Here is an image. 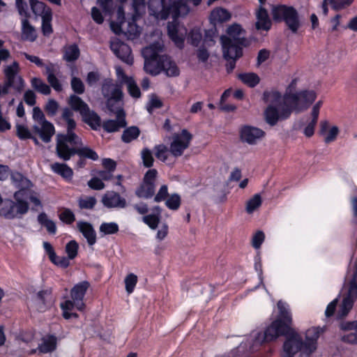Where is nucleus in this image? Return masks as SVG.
<instances>
[{"instance_id": "1", "label": "nucleus", "mask_w": 357, "mask_h": 357, "mask_svg": "<svg viewBox=\"0 0 357 357\" xmlns=\"http://www.w3.org/2000/svg\"><path fill=\"white\" fill-rule=\"evenodd\" d=\"M316 98V93L312 90L287 93L284 97L276 91H264L263 100L268 104L264 111L265 121L270 126H275L278 121L287 119L291 110L297 113L306 110Z\"/></svg>"}, {"instance_id": "2", "label": "nucleus", "mask_w": 357, "mask_h": 357, "mask_svg": "<svg viewBox=\"0 0 357 357\" xmlns=\"http://www.w3.org/2000/svg\"><path fill=\"white\" fill-rule=\"evenodd\" d=\"M290 328V326L283 324L280 319H276L264 333L253 331L249 336L245 337L239 347L243 351L254 349L264 342L272 341L280 335H286Z\"/></svg>"}, {"instance_id": "3", "label": "nucleus", "mask_w": 357, "mask_h": 357, "mask_svg": "<svg viewBox=\"0 0 357 357\" xmlns=\"http://www.w3.org/2000/svg\"><path fill=\"white\" fill-rule=\"evenodd\" d=\"M82 145L81 138L75 132L58 134L56 135V153L59 158L66 161L76 154L79 148Z\"/></svg>"}, {"instance_id": "4", "label": "nucleus", "mask_w": 357, "mask_h": 357, "mask_svg": "<svg viewBox=\"0 0 357 357\" xmlns=\"http://www.w3.org/2000/svg\"><path fill=\"white\" fill-rule=\"evenodd\" d=\"M13 197L15 201L6 199L0 206V215L8 220L21 218L29 209V203L24 200L22 191H16Z\"/></svg>"}, {"instance_id": "5", "label": "nucleus", "mask_w": 357, "mask_h": 357, "mask_svg": "<svg viewBox=\"0 0 357 357\" xmlns=\"http://www.w3.org/2000/svg\"><path fill=\"white\" fill-rule=\"evenodd\" d=\"M271 13L273 20L284 22L293 33H296L302 25L297 10L292 6H273Z\"/></svg>"}, {"instance_id": "6", "label": "nucleus", "mask_w": 357, "mask_h": 357, "mask_svg": "<svg viewBox=\"0 0 357 357\" xmlns=\"http://www.w3.org/2000/svg\"><path fill=\"white\" fill-rule=\"evenodd\" d=\"M33 119L38 123L33 126L34 132L44 142H50L55 132L53 124L45 119L43 112L38 107L33 109Z\"/></svg>"}, {"instance_id": "7", "label": "nucleus", "mask_w": 357, "mask_h": 357, "mask_svg": "<svg viewBox=\"0 0 357 357\" xmlns=\"http://www.w3.org/2000/svg\"><path fill=\"white\" fill-rule=\"evenodd\" d=\"M102 93L107 98V105L109 109H122L123 92L120 84H114L112 80H105L102 87Z\"/></svg>"}, {"instance_id": "8", "label": "nucleus", "mask_w": 357, "mask_h": 357, "mask_svg": "<svg viewBox=\"0 0 357 357\" xmlns=\"http://www.w3.org/2000/svg\"><path fill=\"white\" fill-rule=\"evenodd\" d=\"M20 71V64L17 61H13L9 65H5L3 69L4 81L18 93H20L24 87V81L19 75Z\"/></svg>"}, {"instance_id": "9", "label": "nucleus", "mask_w": 357, "mask_h": 357, "mask_svg": "<svg viewBox=\"0 0 357 357\" xmlns=\"http://www.w3.org/2000/svg\"><path fill=\"white\" fill-rule=\"evenodd\" d=\"M305 342H303L301 335L294 329L290 328L286 335V340L283 344V357H292L301 351V356H305L303 354Z\"/></svg>"}, {"instance_id": "10", "label": "nucleus", "mask_w": 357, "mask_h": 357, "mask_svg": "<svg viewBox=\"0 0 357 357\" xmlns=\"http://www.w3.org/2000/svg\"><path fill=\"white\" fill-rule=\"evenodd\" d=\"M192 138V135L186 129L182 130L179 134H175L169 146L172 155L174 157L181 156L188 148Z\"/></svg>"}, {"instance_id": "11", "label": "nucleus", "mask_w": 357, "mask_h": 357, "mask_svg": "<svg viewBox=\"0 0 357 357\" xmlns=\"http://www.w3.org/2000/svg\"><path fill=\"white\" fill-rule=\"evenodd\" d=\"M221 42H228L241 45V46H248L249 42L245 38V31L241 26L234 24L228 27L227 36H222L220 38Z\"/></svg>"}, {"instance_id": "12", "label": "nucleus", "mask_w": 357, "mask_h": 357, "mask_svg": "<svg viewBox=\"0 0 357 357\" xmlns=\"http://www.w3.org/2000/svg\"><path fill=\"white\" fill-rule=\"evenodd\" d=\"M110 48L122 61L128 65L132 64L133 57L131 55V50L128 45L115 38L110 41Z\"/></svg>"}, {"instance_id": "13", "label": "nucleus", "mask_w": 357, "mask_h": 357, "mask_svg": "<svg viewBox=\"0 0 357 357\" xmlns=\"http://www.w3.org/2000/svg\"><path fill=\"white\" fill-rule=\"evenodd\" d=\"M325 331V327H312L307 329L305 332V347L302 351L305 354V356H309L317 349V341L320 335Z\"/></svg>"}, {"instance_id": "14", "label": "nucleus", "mask_w": 357, "mask_h": 357, "mask_svg": "<svg viewBox=\"0 0 357 357\" xmlns=\"http://www.w3.org/2000/svg\"><path fill=\"white\" fill-rule=\"evenodd\" d=\"M170 0H149V10L150 15L156 19L165 20L169 15Z\"/></svg>"}, {"instance_id": "15", "label": "nucleus", "mask_w": 357, "mask_h": 357, "mask_svg": "<svg viewBox=\"0 0 357 357\" xmlns=\"http://www.w3.org/2000/svg\"><path fill=\"white\" fill-rule=\"evenodd\" d=\"M109 110L116 114V119L115 120H107L103 122L102 128L106 132H117L119 129L126 126L125 112L123 109H114Z\"/></svg>"}, {"instance_id": "16", "label": "nucleus", "mask_w": 357, "mask_h": 357, "mask_svg": "<svg viewBox=\"0 0 357 357\" xmlns=\"http://www.w3.org/2000/svg\"><path fill=\"white\" fill-rule=\"evenodd\" d=\"M168 35L178 47H183L185 37L187 34L186 28L175 22L167 24Z\"/></svg>"}, {"instance_id": "17", "label": "nucleus", "mask_w": 357, "mask_h": 357, "mask_svg": "<svg viewBox=\"0 0 357 357\" xmlns=\"http://www.w3.org/2000/svg\"><path fill=\"white\" fill-rule=\"evenodd\" d=\"M90 284L87 281H83L77 284L71 289V301H73L75 308L78 310H82L84 308L85 305L83 302V298Z\"/></svg>"}, {"instance_id": "18", "label": "nucleus", "mask_w": 357, "mask_h": 357, "mask_svg": "<svg viewBox=\"0 0 357 357\" xmlns=\"http://www.w3.org/2000/svg\"><path fill=\"white\" fill-rule=\"evenodd\" d=\"M102 204L107 208H123L126 206V200L120 195L113 190L107 191L102 197Z\"/></svg>"}, {"instance_id": "19", "label": "nucleus", "mask_w": 357, "mask_h": 357, "mask_svg": "<svg viewBox=\"0 0 357 357\" xmlns=\"http://www.w3.org/2000/svg\"><path fill=\"white\" fill-rule=\"evenodd\" d=\"M264 134L261 129L249 126H244L241 130V139L250 144H255Z\"/></svg>"}, {"instance_id": "20", "label": "nucleus", "mask_w": 357, "mask_h": 357, "mask_svg": "<svg viewBox=\"0 0 357 357\" xmlns=\"http://www.w3.org/2000/svg\"><path fill=\"white\" fill-rule=\"evenodd\" d=\"M57 338L52 335H46L41 338L40 343L36 349H32L29 354L36 353L47 354L54 351L56 349Z\"/></svg>"}, {"instance_id": "21", "label": "nucleus", "mask_w": 357, "mask_h": 357, "mask_svg": "<svg viewBox=\"0 0 357 357\" xmlns=\"http://www.w3.org/2000/svg\"><path fill=\"white\" fill-rule=\"evenodd\" d=\"M188 0H176L172 3L169 2V15L174 19L178 17L186 16L190 11L188 4Z\"/></svg>"}, {"instance_id": "22", "label": "nucleus", "mask_w": 357, "mask_h": 357, "mask_svg": "<svg viewBox=\"0 0 357 357\" xmlns=\"http://www.w3.org/2000/svg\"><path fill=\"white\" fill-rule=\"evenodd\" d=\"M257 22L255 27L258 30L268 31L271 27V20L269 17L268 11L260 4L259 8L255 12Z\"/></svg>"}, {"instance_id": "23", "label": "nucleus", "mask_w": 357, "mask_h": 357, "mask_svg": "<svg viewBox=\"0 0 357 357\" xmlns=\"http://www.w3.org/2000/svg\"><path fill=\"white\" fill-rule=\"evenodd\" d=\"M340 328L344 331H351L341 337L342 341L349 344H357V321H347L340 324Z\"/></svg>"}, {"instance_id": "24", "label": "nucleus", "mask_w": 357, "mask_h": 357, "mask_svg": "<svg viewBox=\"0 0 357 357\" xmlns=\"http://www.w3.org/2000/svg\"><path fill=\"white\" fill-rule=\"evenodd\" d=\"M161 72L169 77H177L180 74V70L176 63L167 55H161Z\"/></svg>"}, {"instance_id": "25", "label": "nucleus", "mask_w": 357, "mask_h": 357, "mask_svg": "<svg viewBox=\"0 0 357 357\" xmlns=\"http://www.w3.org/2000/svg\"><path fill=\"white\" fill-rule=\"evenodd\" d=\"M10 179L13 184L19 188L18 191H22V197L24 198L27 190L32 186L31 182L17 172L10 174Z\"/></svg>"}, {"instance_id": "26", "label": "nucleus", "mask_w": 357, "mask_h": 357, "mask_svg": "<svg viewBox=\"0 0 357 357\" xmlns=\"http://www.w3.org/2000/svg\"><path fill=\"white\" fill-rule=\"evenodd\" d=\"M225 59H239L243 53L241 45L228 42H221Z\"/></svg>"}, {"instance_id": "27", "label": "nucleus", "mask_w": 357, "mask_h": 357, "mask_svg": "<svg viewBox=\"0 0 357 357\" xmlns=\"http://www.w3.org/2000/svg\"><path fill=\"white\" fill-rule=\"evenodd\" d=\"M77 227L86 239L89 245H93L96 242V234L92 225L87 222L79 221L77 223Z\"/></svg>"}, {"instance_id": "28", "label": "nucleus", "mask_w": 357, "mask_h": 357, "mask_svg": "<svg viewBox=\"0 0 357 357\" xmlns=\"http://www.w3.org/2000/svg\"><path fill=\"white\" fill-rule=\"evenodd\" d=\"M52 289L50 288L39 291L35 298L34 304L39 311L46 309L47 303L51 301Z\"/></svg>"}, {"instance_id": "29", "label": "nucleus", "mask_w": 357, "mask_h": 357, "mask_svg": "<svg viewBox=\"0 0 357 357\" xmlns=\"http://www.w3.org/2000/svg\"><path fill=\"white\" fill-rule=\"evenodd\" d=\"M152 211V214L144 215L142 220L151 229H155L160 220L161 209L159 206H155Z\"/></svg>"}, {"instance_id": "30", "label": "nucleus", "mask_w": 357, "mask_h": 357, "mask_svg": "<svg viewBox=\"0 0 357 357\" xmlns=\"http://www.w3.org/2000/svg\"><path fill=\"white\" fill-rule=\"evenodd\" d=\"M22 38L31 42L35 41L37 38L35 28L29 23L26 18L22 20Z\"/></svg>"}, {"instance_id": "31", "label": "nucleus", "mask_w": 357, "mask_h": 357, "mask_svg": "<svg viewBox=\"0 0 357 357\" xmlns=\"http://www.w3.org/2000/svg\"><path fill=\"white\" fill-rule=\"evenodd\" d=\"M68 104L73 110L78 112L81 116L85 112H89V107L88 105L76 95H71L70 96Z\"/></svg>"}, {"instance_id": "32", "label": "nucleus", "mask_w": 357, "mask_h": 357, "mask_svg": "<svg viewBox=\"0 0 357 357\" xmlns=\"http://www.w3.org/2000/svg\"><path fill=\"white\" fill-rule=\"evenodd\" d=\"M68 104L73 110L78 112L81 116L85 112H89V107L88 105L76 95H71L70 96Z\"/></svg>"}, {"instance_id": "33", "label": "nucleus", "mask_w": 357, "mask_h": 357, "mask_svg": "<svg viewBox=\"0 0 357 357\" xmlns=\"http://www.w3.org/2000/svg\"><path fill=\"white\" fill-rule=\"evenodd\" d=\"M30 4L33 13L36 16H40L43 19L47 15H52L51 9L44 3L36 0H30Z\"/></svg>"}, {"instance_id": "34", "label": "nucleus", "mask_w": 357, "mask_h": 357, "mask_svg": "<svg viewBox=\"0 0 357 357\" xmlns=\"http://www.w3.org/2000/svg\"><path fill=\"white\" fill-rule=\"evenodd\" d=\"M160 57L157 59H144V70L151 75H157L161 73V62Z\"/></svg>"}, {"instance_id": "35", "label": "nucleus", "mask_w": 357, "mask_h": 357, "mask_svg": "<svg viewBox=\"0 0 357 357\" xmlns=\"http://www.w3.org/2000/svg\"><path fill=\"white\" fill-rule=\"evenodd\" d=\"M162 46L160 42L154 43L142 50V55L144 59H157L159 56V53L161 52Z\"/></svg>"}, {"instance_id": "36", "label": "nucleus", "mask_w": 357, "mask_h": 357, "mask_svg": "<svg viewBox=\"0 0 357 357\" xmlns=\"http://www.w3.org/2000/svg\"><path fill=\"white\" fill-rule=\"evenodd\" d=\"M51 169L66 180L71 179L73 175V169L64 163L54 162L51 165Z\"/></svg>"}, {"instance_id": "37", "label": "nucleus", "mask_w": 357, "mask_h": 357, "mask_svg": "<svg viewBox=\"0 0 357 357\" xmlns=\"http://www.w3.org/2000/svg\"><path fill=\"white\" fill-rule=\"evenodd\" d=\"M119 31L128 34L130 38H135L140 33L139 27L136 24L134 20L132 22H121L119 27Z\"/></svg>"}, {"instance_id": "38", "label": "nucleus", "mask_w": 357, "mask_h": 357, "mask_svg": "<svg viewBox=\"0 0 357 357\" xmlns=\"http://www.w3.org/2000/svg\"><path fill=\"white\" fill-rule=\"evenodd\" d=\"M82 117L83 121L93 130H98L101 126L100 117L90 108H89V112L82 115Z\"/></svg>"}, {"instance_id": "39", "label": "nucleus", "mask_w": 357, "mask_h": 357, "mask_svg": "<svg viewBox=\"0 0 357 357\" xmlns=\"http://www.w3.org/2000/svg\"><path fill=\"white\" fill-rule=\"evenodd\" d=\"M155 193V184L152 183L143 182L136 190L135 194L139 198L148 199Z\"/></svg>"}, {"instance_id": "40", "label": "nucleus", "mask_w": 357, "mask_h": 357, "mask_svg": "<svg viewBox=\"0 0 357 357\" xmlns=\"http://www.w3.org/2000/svg\"><path fill=\"white\" fill-rule=\"evenodd\" d=\"M317 120V116H311V119L306 120L305 122L303 121L299 122L298 127L299 128L304 127L303 133L306 137H310L313 135Z\"/></svg>"}, {"instance_id": "41", "label": "nucleus", "mask_w": 357, "mask_h": 357, "mask_svg": "<svg viewBox=\"0 0 357 357\" xmlns=\"http://www.w3.org/2000/svg\"><path fill=\"white\" fill-rule=\"evenodd\" d=\"M210 17L214 22H222L229 20L231 15L226 9L217 8L211 11Z\"/></svg>"}, {"instance_id": "42", "label": "nucleus", "mask_w": 357, "mask_h": 357, "mask_svg": "<svg viewBox=\"0 0 357 357\" xmlns=\"http://www.w3.org/2000/svg\"><path fill=\"white\" fill-rule=\"evenodd\" d=\"M79 56V49L75 44L65 46L63 48V59L70 62L78 59Z\"/></svg>"}, {"instance_id": "43", "label": "nucleus", "mask_w": 357, "mask_h": 357, "mask_svg": "<svg viewBox=\"0 0 357 357\" xmlns=\"http://www.w3.org/2000/svg\"><path fill=\"white\" fill-rule=\"evenodd\" d=\"M31 84L34 90L41 94L47 96L51 93L50 87L40 78H31Z\"/></svg>"}, {"instance_id": "44", "label": "nucleus", "mask_w": 357, "mask_h": 357, "mask_svg": "<svg viewBox=\"0 0 357 357\" xmlns=\"http://www.w3.org/2000/svg\"><path fill=\"white\" fill-rule=\"evenodd\" d=\"M73 116H74V113L70 109H69L68 107L63 109L61 117H62V119L67 124V132L66 133H69L70 132H74L73 130L76 127V123L73 119Z\"/></svg>"}, {"instance_id": "45", "label": "nucleus", "mask_w": 357, "mask_h": 357, "mask_svg": "<svg viewBox=\"0 0 357 357\" xmlns=\"http://www.w3.org/2000/svg\"><path fill=\"white\" fill-rule=\"evenodd\" d=\"M278 308L279 310V317L277 319H280L283 324L290 326L291 324V317L289 312L287 305L280 301L278 303Z\"/></svg>"}, {"instance_id": "46", "label": "nucleus", "mask_w": 357, "mask_h": 357, "mask_svg": "<svg viewBox=\"0 0 357 357\" xmlns=\"http://www.w3.org/2000/svg\"><path fill=\"white\" fill-rule=\"evenodd\" d=\"M75 152L80 158H87L92 160H97L98 159V155L95 151L83 144L79 146Z\"/></svg>"}, {"instance_id": "47", "label": "nucleus", "mask_w": 357, "mask_h": 357, "mask_svg": "<svg viewBox=\"0 0 357 357\" xmlns=\"http://www.w3.org/2000/svg\"><path fill=\"white\" fill-rule=\"evenodd\" d=\"M38 222L45 227L50 234H54L56 231L55 223L47 218L45 213H41L38 216Z\"/></svg>"}, {"instance_id": "48", "label": "nucleus", "mask_w": 357, "mask_h": 357, "mask_svg": "<svg viewBox=\"0 0 357 357\" xmlns=\"http://www.w3.org/2000/svg\"><path fill=\"white\" fill-rule=\"evenodd\" d=\"M139 129L137 126H131L123 131L121 139L123 142L129 143L137 139L139 135Z\"/></svg>"}, {"instance_id": "49", "label": "nucleus", "mask_w": 357, "mask_h": 357, "mask_svg": "<svg viewBox=\"0 0 357 357\" xmlns=\"http://www.w3.org/2000/svg\"><path fill=\"white\" fill-rule=\"evenodd\" d=\"M239 79L250 87L255 86L259 82V77L255 73H243L238 75Z\"/></svg>"}, {"instance_id": "50", "label": "nucleus", "mask_w": 357, "mask_h": 357, "mask_svg": "<svg viewBox=\"0 0 357 357\" xmlns=\"http://www.w3.org/2000/svg\"><path fill=\"white\" fill-rule=\"evenodd\" d=\"M261 198L259 194L255 195L252 198L248 200L245 210L248 213H252L261 205Z\"/></svg>"}, {"instance_id": "51", "label": "nucleus", "mask_w": 357, "mask_h": 357, "mask_svg": "<svg viewBox=\"0 0 357 357\" xmlns=\"http://www.w3.org/2000/svg\"><path fill=\"white\" fill-rule=\"evenodd\" d=\"M99 229L103 235L114 234L118 232L119 226L115 222H103Z\"/></svg>"}, {"instance_id": "52", "label": "nucleus", "mask_w": 357, "mask_h": 357, "mask_svg": "<svg viewBox=\"0 0 357 357\" xmlns=\"http://www.w3.org/2000/svg\"><path fill=\"white\" fill-rule=\"evenodd\" d=\"M78 248L79 245L75 240H72L66 244L65 250L68 259H73L76 257Z\"/></svg>"}, {"instance_id": "53", "label": "nucleus", "mask_w": 357, "mask_h": 357, "mask_svg": "<svg viewBox=\"0 0 357 357\" xmlns=\"http://www.w3.org/2000/svg\"><path fill=\"white\" fill-rule=\"evenodd\" d=\"M126 290L128 294H131L137 282V276L134 273L128 274L125 278Z\"/></svg>"}, {"instance_id": "54", "label": "nucleus", "mask_w": 357, "mask_h": 357, "mask_svg": "<svg viewBox=\"0 0 357 357\" xmlns=\"http://www.w3.org/2000/svg\"><path fill=\"white\" fill-rule=\"evenodd\" d=\"M165 205L171 210H177L181 205V197L178 194H172L165 202Z\"/></svg>"}, {"instance_id": "55", "label": "nucleus", "mask_w": 357, "mask_h": 357, "mask_svg": "<svg viewBox=\"0 0 357 357\" xmlns=\"http://www.w3.org/2000/svg\"><path fill=\"white\" fill-rule=\"evenodd\" d=\"M126 84H127L128 91L132 97L135 98L140 97L141 92L139 88L132 77L130 79H128Z\"/></svg>"}, {"instance_id": "56", "label": "nucleus", "mask_w": 357, "mask_h": 357, "mask_svg": "<svg viewBox=\"0 0 357 357\" xmlns=\"http://www.w3.org/2000/svg\"><path fill=\"white\" fill-rule=\"evenodd\" d=\"M143 165L146 167H151L153 165L154 159L150 149H143L141 153Z\"/></svg>"}, {"instance_id": "57", "label": "nucleus", "mask_w": 357, "mask_h": 357, "mask_svg": "<svg viewBox=\"0 0 357 357\" xmlns=\"http://www.w3.org/2000/svg\"><path fill=\"white\" fill-rule=\"evenodd\" d=\"M202 38V34L199 29H193L189 33L188 41L191 45L197 47Z\"/></svg>"}, {"instance_id": "58", "label": "nucleus", "mask_w": 357, "mask_h": 357, "mask_svg": "<svg viewBox=\"0 0 357 357\" xmlns=\"http://www.w3.org/2000/svg\"><path fill=\"white\" fill-rule=\"evenodd\" d=\"M162 106V102L161 100L156 95L152 94L147 104L146 109L151 114L153 109L160 108Z\"/></svg>"}, {"instance_id": "59", "label": "nucleus", "mask_w": 357, "mask_h": 357, "mask_svg": "<svg viewBox=\"0 0 357 357\" xmlns=\"http://www.w3.org/2000/svg\"><path fill=\"white\" fill-rule=\"evenodd\" d=\"M79 206L81 208L92 209L96 204V199L93 197H86L80 198L78 201Z\"/></svg>"}, {"instance_id": "60", "label": "nucleus", "mask_w": 357, "mask_h": 357, "mask_svg": "<svg viewBox=\"0 0 357 357\" xmlns=\"http://www.w3.org/2000/svg\"><path fill=\"white\" fill-rule=\"evenodd\" d=\"M16 135L20 139L32 138V135L27 127L21 125H16Z\"/></svg>"}, {"instance_id": "61", "label": "nucleus", "mask_w": 357, "mask_h": 357, "mask_svg": "<svg viewBox=\"0 0 357 357\" xmlns=\"http://www.w3.org/2000/svg\"><path fill=\"white\" fill-rule=\"evenodd\" d=\"M52 15H47L42 19V31L44 36H49L53 31L51 21Z\"/></svg>"}, {"instance_id": "62", "label": "nucleus", "mask_w": 357, "mask_h": 357, "mask_svg": "<svg viewBox=\"0 0 357 357\" xmlns=\"http://www.w3.org/2000/svg\"><path fill=\"white\" fill-rule=\"evenodd\" d=\"M61 307L63 310V316L65 319H69L72 318V312H70L75 306L73 305V301L70 300L66 301L64 303H61Z\"/></svg>"}, {"instance_id": "63", "label": "nucleus", "mask_w": 357, "mask_h": 357, "mask_svg": "<svg viewBox=\"0 0 357 357\" xmlns=\"http://www.w3.org/2000/svg\"><path fill=\"white\" fill-rule=\"evenodd\" d=\"M155 157L165 162L167 159V147L164 144L155 146L154 148Z\"/></svg>"}, {"instance_id": "64", "label": "nucleus", "mask_w": 357, "mask_h": 357, "mask_svg": "<svg viewBox=\"0 0 357 357\" xmlns=\"http://www.w3.org/2000/svg\"><path fill=\"white\" fill-rule=\"evenodd\" d=\"M70 84L75 93L82 94L84 92V85L79 78L73 77Z\"/></svg>"}]
</instances>
